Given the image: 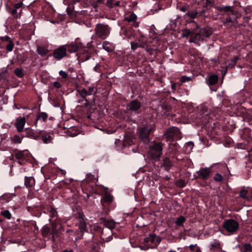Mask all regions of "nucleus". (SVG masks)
<instances>
[{
  "mask_svg": "<svg viewBox=\"0 0 252 252\" xmlns=\"http://www.w3.org/2000/svg\"><path fill=\"white\" fill-rule=\"evenodd\" d=\"M111 30V28L108 25L99 23L96 24L94 33L98 37L104 39L109 35Z\"/></svg>",
  "mask_w": 252,
  "mask_h": 252,
  "instance_id": "nucleus-1",
  "label": "nucleus"
},
{
  "mask_svg": "<svg viewBox=\"0 0 252 252\" xmlns=\"http://www.w3.org/2000/svg\"><path fill=\"white\" fill-rule=\"evenodd\" d=\"M238 222L234 220L229 219L224 221L223 227L230 235L235 233L239 228Z\"/></svg>",
  "mask_w": 252,
  "mask_h": 252,
  "instance_id": "nucleus-2",
  "label": "nucleus"
},
{
  "mask_svg": "<svg viewBox=\"0 0 252 252\" xmlns=\"http://www.w3.org/2000/svg\"><path fill=\"white\" fill-rule=\"evenodd\" d=\"M164 135L167 141L174 139L178 140L181 138L180 129L175 126L167 129Z\"/></svg>",
  "mask_w": 252,
  "mask_h": 252,
  "instance_id": "nucleus-3",
  "label": "nucleus"
},
{
  "mask_svg": "<svg viewBox=\"0 0 252 252\" xmlns=\"http://www.w3.org/2000/svg\"><path fill=\"white\" fill-rule=\"evenodd\" d=\"M153 130V128L148 126H144L139 129L140 138L145 144H148L150 142L149 135Z\"/></svg>",
  "mask_w": 252,
  "mask_h": 252,
  "instance_id": "nucleus-4",
  "label": "nucleus"
},
{
  "mask_svg": "<svg viewBox=\"0 0 252 252\" xmlns=\"http://www.w3.org/2000/svg\"><path fill=\"white\" fill-rule=\"evenodd\" d=\"M77 91L79 93L81 97L85 100L86 106H88L89 104V102L86 98V96L92 95L94 94H95L96 92V90L94 86L89 87L88 90H87L86 89H82L78 90Z\"/></svg>",
  "mask_w": 252,
  "mask_h": 252,
  "instance_id": "nucleus-5",
  "label": "nucleus"
},
{
  "mask_svg": "<svg viewBox=\"0 0 252 252\" xmlns=\"http://www.w3.org/2000/svg\"><path fill=\"white\" fill-rule=\"evenodd\" d=\"M66 45H63L60 46L58 48L54 49L53 52V56L57 60H60L67 55Z\"/></svg>",
  "mask_w": 252,
  "mask_h": 252,
  "instance_id": "nucleus-6",
  "label": "nucleus"
},
{
  "mask_svg": "<svg viewBox=\"0 0 252 252\" xmlns=\"http://www.w3.org/2000/svg\"><path fill=\"white\" fill-rule=\"evenodd\" d=\"M162 150V148L161 143H155L153 146L151 147L149 153L153 158H156L161 156Z\"/></svg>",
  "mask_w": 252,
  "mask_h": 252,
  "instance_id": "nucleus-7",
  "label": "nucleus"
},
{
  "mask_svg": "<svg viewBox=\"0 0 252 252\" xmlns=\"http://www.w3.org/2000/svg\"><path fill=\"white\" fill-rule=\"evenodd\" d=\"M142 106V103L138 100L134 99L131 101L126 106L127 110L135 113H139V110Z\"/></svg>",
  "mask_w": 252,
  "mask_h": 252,
  "instance_id": "nucleus-8",
  "label": "nucleus"
},
{
  "mask_svg": "<svg viewBox=\"0 0 252 252\" xmlns=\"http://www.w3.org/2000/svg\"><path fill=\"white\" fill-rule=\"evenodd\" d=\"M211 173L210 168H202L196 172V178L205 180L210 177Z\"/></svg>",
  "mask_w": 252,
  "mask_h": 252,
  "instance_id": "nucleus-9",
  "label": "nucleus"
},
{
  "mask_svg": "<svg viewBox=\"0 0 252 252\" xmlns=\"http://www.w3.org/2000/svg\"><path fill=\"white\" fill-rule=\"evenodd\" d=\"M210 252H219L222 251L220 242L217 240H214L209 245Z\"/></svg>",
  "mask_w": 252,
  "mask_h": 252,
  "instance_id": "nucleus-10",
  "label": "nucleus"
},
{
  "mask_svg": "<svg viewBox=\"0 0 252 252\" xmlns=\"http://www.w3.org/2000/svg\"><path fill=\"white\" fill-rule=\"evenodd\" d=\"M100 220L104 226L110 229H112L115 227L116 222L113 220H107L104 218H101Z\"/></svg>",
  "mask_w": 252,
  "mask_h": 252,
  "instance_id": "nucleus-11",
  "label": "nucleus"
},
{
  "mask_svg": "<svg viewBox=\"0 0 252 252\" xmlns=\"http://www.w3.org/2000/svg\"><path fill=\"white\" fill-rule=\"evenodd\" d=\"M203 39L202 36L201 35L200 32H193L191 34V37L189 39V42L194 43L195 44H198V43Z\"/></svg>",
  "mask_w": 252,
  "mask_h": 252,
  "instance_id": "nucleus-12",
  "label": "nucleus"
},
{
  "mask_svg": "<svg viewBox=\"0 0 252 252\" xmlns=\"http://www.w3.org/2000/svg\"><path fill=\"white\" fill-rule=\"evenodd\" d=\"M26 119L25 117H19L17 119L15 126L19 132L23 131Z\"/></svg>",
  "mask_w": 252,
  "mask_h": 252,
  "instance_id": "nucleus-13",
  "label": "nucleus"
},
{
  "mask_svg": "<svg viewBox=\"0 0 252 252\" xmlns=\"http://www.w3.org/2000/svg\"><path fill=\"white\" fill-rule=\"evenodd\" d=\"M156 241L158 244H159L160 241L159 238L157 237L155 234H150L148 237L144 239V242L146 243H150L154 244H155Z\"/></svg>",
  "mask_w": 252,
  "mask_h": 252,
  "instance_id": "nucleus-14",
  "label": "nucleus"
},
{
  "mask_svg": "<svg viewBox=\"0 0 252 252\" xmlns=\"http://www.w3.org/2000/svg\"><path fill=\"white\" fill-rule=\"evenodd\" d=\"M52 234L53 235H58V233L60 232L62 229V225L59 222H53L52 223Z\"/></svg>",
  "mask_w": 252,
  "mask_h": 252,
  "instance_id": "nucleus-15",
  "label": "nucleus"
},
{
  "mask_svg": "<svg viewBox=\"0 0 252 252\" xmlns=\"http://www.w3.org/2000/svg\"><path fill=\"white\" fill-rule=\"evenodd\" d=\"M218 81V76L217 75L213 74L210 75L208 79H206V82L208 85H214L217 83Z\"/></svg>",
  "mask_w": 252,
  "mask_h": 252,
  "instance_id": "nucleus-16",
  "label": "nucleus"
},
{
  "mask_svg": "<svg viewBox=\"0 0 252 252\" xmlns=\"http://www.w3.org/2000/svg\"><path fill=\"white\" fill-rule=\"evenodd\" d=\"M48 114L45 112H40L37 116V119L34 122V125L36 126L37 125V122L38 120L42 121L43 122H45L48 118Z\"/></svg>",
  "mask_w": 252,
  "mask_h": 252,
  "instance_id": "nucleus-17",
  "label": "nucleus"
},
{
  "mask_svg": "<svg viewBox=\"0 0 252 252\" xmlns=\"http://www.w3.org/2000/svg\"><path fill=\"white\" fill-rule=\"evenodd\" d=\"M202 36V37H209L212 33V30L209 27H205L200 30L199 32Z\"/></svg>",
  "mask_w": 252,
  "mask_h": 252,
  "instance_id": "nucleus-18",
  "label": "nucleus"
},
{
  "mask_svg": "<svg viewBox=\"0 0 252 252\" xmlns=\"http://www.w3.org/2000/svg\"><path fill=\"white\" fill-rule=\"evenodd\" d=\"M216 9L219 11L230 12L232 14H234V10L233 9V6H216Z\"/></svg>",
  "mask_w": 252,
  "mask_h": 252,
  "instance_id": "nucleus-19",
  "label": "nucleus"
},
{
  "mask_svg": "<svg viewBox=\"0 0 252 252\" xmlns=\"http://www.w3.org/2000/svg\"><path fill=\"white\" fill-rule=\"evenodd\" d=\"M103 48L108 52H111L114 49L113 45L107 41H105L103 43Z\"/></svg>",
  "mask_w": 252,
  "mask_h": 252,
  "instance_id": "nucleus-20",
  "label": "nucleus"
},
{
  "mask_svg": "<svg viewBox=\"0 0 252 252\" xmlns=\"http://www.w3.org/2000/svg\"><path fill=\"white\" fill-rule=\"evenodd\" d=\"M67 50L70 53H74L77 51L79 46L76 43H72L70 44H66Z\"/></svg>",
  "mask_w": 252,
  "mask_h": 252,
  "instance_id": "nucleus-21",
  "label": "nucleus"
},
{
  "mask_svg": "<svg viewBox=\"0 0 252 252\" xmlns=\"http://www.w3.org/2000/svg\"><path fill=\"white\" fill-rule=\"evenodd\" d=\"M35 184V180L32 177H25V185L27 187H31Z\"/></svg>",
  "mask_w": 252,
  "mask_h": 252,
  "instance_id": "nucleus-22",
  "label": "nucleus"
},
{
  "mask_svg": "<svg viewBox=\"0 0 252 252\" xmlns=\"http://www.w3.org/2000/svg\"><path fill=\"white\" fill-rule=\"evenodd\" d=\"M41 139L43 143L45 144L50 143L52 141V138L51 136L49 133L46 132H44L41 135Z\"/></svg>",
  "mask_w": 252,
  "mask_h": 252,
  "instance_id": "nucleus-23",
  "label": "nucleus"
},
{
  "mask_svg": "<svg viewBox=\"0 0 252 252\" xmlns=\"http://www.w3.org/2000/svg\"><path fill=\"white\" fill-rule=\"evenodd\" d=\"M26 136L27 137L36 138L37 134L36 131L31 128H26L25 129Z\"/></svg>",
  "mask_w": 252,
  "mask_h": 252,
  "instance_id": "nucleus-24",
  "label": "nucleus"
},
{
  "mask_svg": "<svg viewBox=\"0 0 252 252\" xmlns=\"http://www.w3.org/2000/svg\"><path fill=\"white\" fill-rule=\"evenodd\" d=\"M36 52L41 56L44 57L48 54L49 51L45 47H42V46H38L37 47Z\"/></svg>",
  "mask_w": 252,
  "mask_h": 252,
  "instance_id": "nucleus-25",
  "label": "nucleus"
},
{
  "mask_svg": "<svg viewBox=\"0 0 252 252\" xmlns=\"http://www.w3.org/2000/svg\"><path fill=\"white\" fill-rule=\"evenodd\" d=\"M113 200V197L110 194L105 195L101 200V202L103 206H105V203H110Z\"/></svg>",
  "mask_w": 252,
  "mask_h": 252,
  "instance_id": "nucleus-26",
  "label": "nucleus"
},
{
  "mask_svg": "<svg viewBox=\"0 0 252 252\" xmlns=\"http://www.w3.org/2000/svg\"><path fill=\"white\" fill-rule=\"evenodd\" d=\"M252 250V246L251 244L246 243L244 245L243 247L240 248L241 252H251Z\"/></svg>",
  "mask_w": 252,
  "mask_h": 252,
  "instance_id": "nucleus-27",
  "label": "nucleus"
},
{
  "mask_svg": "<svg viewBox=\"0 0 252 252\" xmlns=\"http://www.w3.org/2000/svg\"><path fill=\"white\" fill-rule=\"evenodd\" d=\"M172 165V162L168 158L163 159V165L166 170H168Z\"/></svg>",
  "mask_w": 252,
  "mask_h": 252,
  "instance_id": "nucleus-28",
  "label": "nucleus"
},
{
  "mask_svg": "<svg viewBox=\"0 0 252 252\" xmlns=\"http://www.w3.org/2000/svg\"><path fill=\"white\" fill-rule=\"evenodd\" d=\"M199 13L196 11H190L188 12L186 14L185 16H188L192 19H194L198 16Z\"/></svg>",
  "mask_w": 252,
  "mask_h": 252,
  "instance_id": "nucleus-29",
  "label": "nucleus"
},
{
  "mask_svg": "<svg viewBox=\"0 0 252 252\" xmlns=\"http://www.w3.org/2000/svg\"><path fill=\"white\" fill-rule=\"evenodd\" d=\"M186 219L185 217L181 216L178 218L176 220V224L178 226H183V223L186 221Z\"/></svg>",
  "mask_w": 252,
  "mask_h": 252,
  "instance_id": "nucleus-30",
  "label": "nucleus"
},
{
  "mask_svg": "<svg viewBox=\"0 0 252 252\" xmlns=\"http://www.w3.org/2000/svg\"><path fill=\"white\" fill-rule=\"evenodd\" d=\"M137 19V16L134 13L131 14L129 17H126L125 20L127 22H135Z\"/></svg>",
  "mask_w": 252,
  "mask_h": 252,
  "instance_id": "nucleus-31",
  "label": "nucleus"
},
{
  "mask_svg": "<svg viewBox=\"0 0 252 252\" xmlns=\"http://www.w3.org/2000/svg\"><path fill=\"white\" fill-rule=\"evenodd\" d=\"M79 228L81 232H83L86 231V225L83 219H82L80 221Z\"/></svg>",
  "mask_w": 252,
  "mask_h": 252,
  "instance_id": "nucleus-32",
  "label": "nucleus"
},
{
  "mask_svg": "<svg viewBox=\"0 0 252 252\" xmlns=\"http://www.w3.org/2000/svg\"><path fill=\"white\" fill-rule=\"evenodd\" d=\"M15 74L18 77H22L24 74L23 71V69L20 68H17L15 70Z\"/></svg>",
  "mask_w": 252,
  "mask_h": 252,
  "instance_id": "nucleus-33",
  "label": "nucleus"
},
{
  "mask_svg": "<svg viewBox=\"0 0 252 252\" xmlns=\"http://www.w3.org/2000/svg\"><path fill=\"white\" fill-rule=\"evenodd\" d=\"M1 214L3 217H4L5 218L8 220L10 219L11 218V213L8 210H4L3 211H2Z\"/></svg>",
  "mask_w": 252,
  "mask_h": 252,
  "instance_id": "nucleus-34",
  "label": "nucleus"
},
{
  "mask_svg": "<svg viewBox=\"0 0 252 252\" xmlns=\"http://www.w3.org/2000/svg\"><path fill=\"white\" fill-rule=\"evenodd\" d=\"M239 57L238 56L235 57L231 61L230 63L228 64V66L229 67H232L234 66L236 63V62L239 60Z\"/></svg>",
  "mask_w": 252,
  "mask_h": 252,
  "instance_id": "nucleus-35",
  "label": "nucleus"
},
{
  "mask_svg": "<svg viewBox=\"0 0 252 252\" xmlns=\"http://www.w3.org/2000/svg\"><path fill=\"white\" fill-rule=\"evenodd\" d=\"M248 191L246 189H242L239 194V197L244 199H248L247 197Z\"/></svg>",
  "mask_w": 252,
  "mask_h": 252,
  "instance_id": "nucleus-36",
  "label": "nucleus"
},
{
  "mask_svg": "<svg viewBox=\"0 0 252 252\" xmlns=\"http://www.w3.org/2000/svg\"><path fill=\"white\" fill-rule=\"evenodd\" d=\"M214 180L216 182H220L223 180L222 176L219 173H217L215 174V176L214 177Z\"/></svg>",
  "mask_w": 252,
  "mask_h": 252,
  "instance_id": "nucleus-37",
  "label": "nucleus"
},
{
  "mask_svg": "<svg viewBox=\"0 0 252 252\" xmlns=\"http://www.w3.org/2000/svg\"><path fill=\"white\" fill-rule=\"evenodd\" d=\"M177 186L180 188H183L185 187L186 183V182L183 180H179L176 182Z\"/></svg>",
  "mask_w": 252,
  "mask_h": 252,
  "instance_id": "nucleus-38",
  "label": "nucleus"
},
{
  "mask_svg": "<svg viewBox=\"0 0 252 252\" xmlns=\"http://www.w3.org/2000/svg\"><path fill=\"white\" fill-rule=\"evenodd\" d=\"M14 43L12 40L9 41L8 44L6 45V48L8 52H11L13 50Z\"/></svg>",
  "mask_w": 252,
  "mask_h": 252,
  "instance_id": "nucleus-39",
  "label": "nucleus"
},
{
  "mask_svg": "<svg viewBox=\"0 0 252 252\" xmlns=\"http://www.w3.org/2000/svg\"><path fill=\"white\" fill-rule=\"evenodd\" d=\"M50 232V228L47 226H44L42 229V234L43 236H46Z\"/></svg>",
  "mask_w": 252,
  "mask_h": 252,
  "instance_id": "nucleus-40",
  "label": "nucleus"
},
{
  "mask_svg": "<svg viewBox=\"0 0 252 252\" xmlns=\"http://www.w3.org/2000/svg\"><path fill=\"white\" fill-rule=\"evenodd\" d=\"M12 140L13 142L15 143H21L22 141V139L18 135H15L14 136Z\"/></svg>",
  "mask_w": 252,
  "mask_h": 252,
  "instance_id": "nucleus-41",
  "label": "nucleus"
},
{
  "mask_svg": "<svg viewBox=\"0 0 252 252\" xmlns=\"http://www.w3.org/2000/svg\"><path fill=\"white\" fill-rule=\"evenodd\" d=\"M141 47V45L137 42H131V48L133 50H136L138 47Z\"/></svg>",
  "mask_w": 252,
  "mask_h": 252,
  "instance_id": "nucleus-42",
  "label": "nucleus"
},
{
  "mask_svg": "<svg viewBox=\"0 0 252 252\" xmlns=\"http://www.w3.org/2000/svg\"><path fill=\"white\" fill-rule=\"evenodd\" d=\"M104 0H94L93 3V7L96 8L98 6V4L103 3Z\"/></svg>",
  "mask_w": 252,
  "mask_h": 252,
  "instance_id": "nucleus-43",
  "label": "nucleus"
},
{
  "mask_svg": "<svg viewBox=\"0 0 252 252\" xmlns=\"http://www.w3.org/2000/svg\"><path fill=\"white\" fill-rule=\"evenodd\" d=\"M49 213H50V215L51 217L53 218L55 216H56L57 214V212L56 211V210L53 208H51L50 210H49Z\"/></svg>",
  "mask_w": 252,
  "mask_h": 252,
  "instance_id": "nucleus-44",
  "label": "nucleus"
},
{
  "mask_svg": "<svg viewBox=\"0 0 252 252\" xmlns=\"http://www.w3.org/2000/svg\"><path fill=\"white\" fill-rule=\"evenodd\" d=\"M114 1V0H107L106 3V6L110 8H113Z\"/></svg>",
  "mask_w": 252,
  "mask_h": 252,
  "instance_id": "nucleus-45",
  "label": "nucleus"
},
{
  "mask_svg": "<svg viewBox=\"0 0 252 252\" xmlns=\"http://www.w3.org/2000/svg\"><path fill=\"white\" fill-rule=\"evenodd\" d=\"M192 32H191L189 30H185L183 32V36L188 37L190 35L191 36V34L192 33Z\"/></svg>",
  "mask_w": 252,
  "mask_h": 252,
  "instance_id": "nucleus-46",
  "label": "nucleus"
},
{
  "mask_svg": "<svg viewBox=\"0 0 252 252\" xmlns=\"http://www.w3.org/2000/svg\"><path fill=\"white\" fill-rule=\"evenodd\" d=\"M190 80H191V78L190 77H188L185 76H182L180 79V81L182 83L189 81Z\"/></svg>",
  "mask_w": 252,
  "mask_h": 252,
  "instance_id": "nucleus-47",
  "label": "nucleus"
},
{
  "mask_svg": "<svg viewBox=\"0 0 252 252\" xmlns=\"http://www.w3.org/2000/svg\"><path fill=\"white\" fill-rule=\"evenodd\" d=\"M59 73L63 79H66L68 77L67 74L64 71L61 70L59 71Z\"/></svg>",
  "mask_w": 252,
  "mask_h": 252,
  "instance_id": "nucleus-48",
  "label": "nucleus"
},
{
  "mask_svg": "<svg viewBox=\"0 0 252 252\" xmlns=\"http://www.w3.org/2000/svg\"><path fill=\"white\" fill-rule=\"evenodd\" d=\"M15 157L17 159H22L24 158V154L22 152H19L16 154Z\"/></svg>",
  "mask_w": 252,
  "mask_h": 252,
  "instance_id": "nucleus-49",
  "label": "nucleus"
},
{
  "mask_svg": "<svg viewBox=\"0 0 252 252\" xmlns=\"http://www.w3.org/2000/svg\"><path fill=\"white\" fill-rule=\"evenodd\" d=\"M87 178L89 181H93L95 179L94 176L91 173L87 174Z\"/></svg>",
  "mask_w": 252,
  "mask_h": 252,
  "instance_id": "nucleus-50",
  "label": "nucleus"
},
{
  "mask_svg": "<svg viewBox=\"0 0 252 252\" xmlns=\"http://www.w3.org/2000/svg\"><path fill=\"white\" fill-rule=\"evenodd\" d=\"M0 39L3 41H8V42H9V41L11 40L10 38L7 35H5V36L1 37Z\"/></svg>",
  "mask_w": 252,
  "mask_h": 252,
  "instance_id": "nucleus-51",
  "label": "nucleus"
},
{
  "mask_svg": "<svg viewBox=\"0 0 252 252\" xmlns=\"http://www.w3.org/2000/svg\"><path fill=\"white\" fill-rule=\"evenodd\" d=\"M162 108L163 109V110L166 111V112L165 111V112H163V114L164 115H169L170 114L169 113H168V109H169V107H167V106H162Z\"/></svg>",
  "mask_w": 252,
  "mask_h": 252,
  "instance_id": "nucleus-52",
  "label": "nucleus"
},
{
  "mask_svg": "<svg viewBox=\"0 0 252 252\" xmlns=\"http://www.w3.org/2000/svg\"><path fill=\"white\" fill-rule=\"evenodd\" d=\"M53 86L56 88H60L61 87L60 83L57 81L53 83Z\"/></svg>",
  "mask_w": 252,
  "mask_h": 252,
  "instance_id": "nucleus-53",
  "label": "nucleus"
},
{
  "mask_svg": "<svg viewBox=\"0 0 252 252\" xmlns=\"http://www.w3.org/2000/svg\"><path fill=\"white\" fill-rule=\"evenodd\" d=\"M187 145L190 147V149H192L194 146V144L192 142H189L187 143Z\"/></svg>",
  "mask_w": 252,
  "mask_h": 252,
  "instance_id": "nucleus-54",
  "label": "nucleus"
},
{
  "mask_svg": "<svg viewBox=\"0 0 252 252\" xmlns=\"http://www.w3.org/2000/svg\"><path fill=\"white\" fill-rule=\"evenodd\" d=\"M197 246L196 244L195 245H189V249L191 251H193L194 250L195 248Z\"/></svg>",
  "mask_w": 252,
  "mask_h": 252,
  "instance_id": "nucleus-55",
  "label": "nucleus"
},
{
  "mask_svg": "<svg viewBox=\"0 0 252 252\" xmlns=\"http://www.w3.org/2000/svg\"><path fill=\"white\" fill-rule=\"evenodd\" d=\"M22 4L21 3H17L15 5L14 8H15L17 9L20 8L22 6Z\"/></svg>",
  "mask_w": 252,
  "mask_h": 252,
  "instance_id": "nucleus-56",
  "label": "nucleus"
},
{
  "mask_svg": "<svg viewBox=\"0 0 252 252\" xmlns=\"http://www.w3.org/2000/svg\"><path fill=\"white\" fill-rule=\"evenodd\" d=\"M17 9L15 8H14L13 9L11 10V13L13 15H15L16 13H17Z\"/></svg>",
  "mask_w": 252,
  "mask_h": 252,
  "instance_id": "nucleus-57",
  "label": "nucleus"
},
{
  "mask_svg": "<svg viewBox=\"0 0 252 252\" xmlns=\"http://www.w3.org/2000/svg\"><path fill=\"white\" fill-rule=\"evenodd\" d=\"M120 2L119 1H116V2H115L113 4V7L114 6H118L120 5Z\"/></svg>",
  "mask_w": 252,
  "mask_h": 252,
  "instance_id": "nucleus-58",
  "label": "nucleus"
},
{
  "mask_svg": "<svg viewBox=\"0 0 252 252\" xmlns=\"http://www.w3.org/2000/svg\"><path fill=\"white\" fill-rule=\"evenodd\" d=\"M105 239H106V241L108 242L112 239V237L111 236H108V237L105 238Z\"/></svg>",
  "mask_w": 252,
  "mask_h": 252,
  "instance_id": "nucleus-59",
  "label": "nucleus"
},
{
  "mask_svg": "<svg viewBox=\"0 0 252 252\" xmlns=\"http://www.w3.org/2000/svg\"><path fill=\"white\" fill-rule=\"evenodd\" d=\"M186 10V8L185 7H183L181 8V10L182 11L185 12Z\"/></svg>",
  "mask_w": 252,
  "mask_h": 252,
  "instance_id": "nucleus-60",
  "label": "nucleus"
},
{
  "mask_svg": "<svg viewBox=\"0 0 252 252\" xmlns=\"http://www.w3.org/2000/svg\"><path fill=\"white\" fill-rule=\"evenodd\" d=\"M226 22H228V23H230L231 22V20L230 19V18H226Z\"/></svg>",
  "mask_w": 252,
  "mask_h": 252,
  "instance_id": "nucleus-61",
  "label": "nucleus"
},
{
  "mask_svg": "<svg viewBox=\"0 0 252 252\" xmlns=\"http://www.w3.org/2000/svg\"><path fill=\"white\" fill-rule=\"evenodd\" d=\"M205 10H202L201 12L199 13L198 15L199 16L201 15L203 13H205Z\"/></svg>",
  "mask_w": 252,
  "mask_h": 252,
  "instance_id": "nucleus-62",
  "label": "nucleus"
},
{
  "mask_svg": "<svg viewBox=\"0 0 252 252\" xmlns=\"http://www.w3.org/2000/svg\"><path fill=\"white\" fill-rule=\"evenodd\" d=\"M196 252H201L200 249L199 248H198L197 249V250H196Z\"/></svg>",
  "mask_w": 252,
  "mask_h": 252,
  "instance_id": "nucleus-63",
  "label": "nucleus"
},
{
  "mask_svg": "<svg viewBox=\"0 0 252 252\" xmlns=\"http://www.w3.org/2000/svg\"><path fill=\"white\" fill-rule=\"evenodd\" d=\"M63 252H73V251H70L67 252V251H64Z\"/></svg>",
  "mask_w": 252,
  "mask_h": 252,
  "instance_id": "nucleus-64",
  "label": "nucleus"
}]
</instances>
